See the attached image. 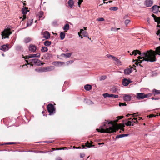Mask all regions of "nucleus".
<instances>
[{"instance_id":"a878e982","label":"nucleus","mask_w":160,"mask_h":160,"mask_svg":"<svg viewBox=\"0 0 160 160\" xmlns=\"http://www.w3.org/2000/svg\"><path fill=\"white\" fill-rule=\"evenodd\" d=\"M129 134H121L118 135L117 136L116 138H120L124 137H127L129 136Z\"/></svg>"},{"instance_id":"f03ea898","label":"nucleus","mask_w":160,"mask_h":160,"mask_svg":"<svg viewBox=\"0 0 160 160\" xmlns=\"http://www.w3.org/2000/svg\"><path fill=\"white\" fill-rule=\"evenodd\" d=\"M155 51L150 49L143 53L142 56H145L146 59L142 60H156L157 55Z\"/></svg>"},{"instance_id":"f704fd0d","label":"nucleus","mask_w":160,"mask_h":160,"mask_svg":"<svg viewBox=\"0 0 160 160\" xmlns=\"http://www.w3.org/2000/svg\"><path fill=\"white\" fill-rule=\"evenodd\" d=\"M31 40V39L29 37L26 38L24 39V41L26 43H28Z\"/></svg>"},{"instance_id":"9d476101","label":"nucleus","mask_w":160,"mask_h":160,"mask_svg":"<svg viewBox=\"0 0 160 160\" xmlns=\"http://www.w3.org/2000/svg\"><path fill=\"white\" fill-rule=\"evenodd\" d=\"M137 98L138 99H143L145 98V94L142 93H138L137 94Z\"/></svg>"},{"instance_id":"69168bd1","label":"nucleus","mask_w":160,"mask_h":160,"mask_svg":"<svg viewBox=\"0 0 160 160\" xmlns=\"http://www.w3.org/2000/svg\"><path fill=\"white\" fill-rule=\"evenodd\" d=\"M121 130L122 131H124V128H122L121 129Z\"/></svg>"},{"instance_id":"6e6d98bb","label":"nucleus","mask_w":160,"mask_h":160,"mask_svg":"<svg viewBox=\"0 0 160 160\" xmlns=\"http://www.w3.org/2000/svg\"><path fill=\"white\" fill-rule=\"evenodd\" d=\"M158 19H159L158 21L157 22L158 23V25H159V24L160 23V17H158Z\"/></svg>"},{"instance_id":"2eb2a0df","label":"nucleus","mask_w":160,"mask_h":160,"mask_svg":"<svg viewBox=\"0 0 160 160\" xmlns=\"http://www.w3.org/2000/svg\"><path fill=\"white\" fill-rule=\"evenodd\" d=\"M152 10L154 13H156L159 11V8H160V6L157 5H154L152 8Z\"/></svg>"},{"instance_id":"58836bf2","label":"nucleus","mask_w":160,"mask_h":160,"mask_svg":"<svg viewBox=\"0 0 160 160\" xmlns=\"http://www.w3.org/2000/svg\"><path fill=\"white\" fill-rule=\"evenodd\" d=\"M60 63V62L59 61H55L52 62V64L53 65L55 66H58Z\"/></svg>"},{"instance_id":"6e6552de","label":"nucleus","mask_w":160,"mask_h":160,"mask_svg":"<svg viewBox=\"0 0 160 160\" xmlns=\"http://www.w3.org/2000/svg\"><path fill=\"white\" fill-rule=\"evenodd\" d=\"M40 53H37V54H29L28 55H27L24 56L23 55H22L23 58H24L25 59H28L29 58H32V57H39L40 56Z\"/></svg>"},{"instance_id":"72a5a7b5","label":"nucleus","mask_w":160,"mask_h":160,"mask_svg":"<svg viewBox=\"0 0 160 160\" xmlns=\"http://www.w3.org/2000/svg\"><path fill=\"white\" fill-rule=\"evenodd\" d=\"M61 32V39L63 40L65 38V32Z\"/></svg>"},{"instance_id":"774afa93","label":"nucleus","mask_w":160,"mask_h":160,"mask_svg":"<svg viewBox=\"0 0 160 160\" xmlns=\"http://www.w3.org/2000/svg\"><path fill=\"white\" fill-rule=\"evenodd\" d=\"M104 144V143L103 142H102V143H98L99 145Z\"/></svg>"},{"instance_id":"423d86ee","label":"nucleus","mask_w":160,"mask_h":160,"mask_svg":"<svg viewBox=\"0 0 160 160\" xmlns=\"http://www.w3.org/2000/svg\"><path fill=\"white\" fill-rule=\"evenodd\" d=\"M54 69L53 66H51L48 67H44L40 69H36L35 70L40 72H49L54 70Z\"/></svg>"},{"instance_id":"20e7f679","label":"nucleus","mask_w":160,"mask_h":160,"mask_svg":"<svg viewBox=\"0 0 160 160\" xmlns=\"http://www.w3.org/2000/svg\"><path fill=\"white\" fill-rule=\"evenodd\" d=\"M138 54L139 55H140V56H139L138 57V59H133L132 60H140V59H146L145 58V56H142V55L143 54V53H141V52L138 50H134L130 54V55H134V56Z\"/></svg>"},{"instance_id":"a18cd8bd","label":"nucleus","mask_w":160,"mask_h":160,"mask_svg":"<svg viewBox=\"0 0 160 160\" xmlns=\"http://www.w3.org/2000/svg\"><path fill=\"white\" fill-rule=\"evenodd\" d=\"M152 95V94L151 93H148L146 94H145V98H148V97H150Z\"/></svg>"},{"instance_id":"c756f323","label":"nucleus","mask_w":160,"mask_h":160,"mask_svg":"<svg viewBox=\"0 0 160 160\" xmlns=\"http://www.w3.org/2000/svg\"><path fill=\"white\" fill-rule=\"evenodd\" d=\"M155 51L157 55H160V46L156 48Z\"/></svg>"},{"instance_id":"aec40b11","label":"nucleus","mask_w":160,"mask_h":160,"mask_svg":"<svg viewBox=\"0 0 160 160\" xmlns=\"http://www.w3.org/2000/svg\"><path fill=\"white\" fill-rule=\"evenodd\" d=\"M84 103L88 105H90L93 104V102L89 99H85L84 101Z\"/></svg>"},{"instance_id":"ea45409f","label":"nucleus","mask_w":160,"mask_h":160,"mask_svg":"<svg viewBox=\"0 0 160 160\" xmlns=\"http://www.w3.org/2000/svg\"><path fill=\"white\" fill-rule=\"evenodd\" d=\"M152 16L154 18L155 21V22H157L158 21V20L159 19H158V17H156V16L153 14H152Z\"/></svg>"},{"instance_id":"5fc2aeb1","label":"nucleus","mask_w":160,"mask_h":160,"mask_svg":"<svg viewBox=\"0 0 160 160\" xmlns=\"http://www.w3.org/2000/svg\"><path fill=\"white\" fill-rule=\"evenodd\" d=\"M106 78V76H102L101 77L100 80H104Z\"/></svg>"},{"instance_id":"864d4df0","label":"nucleus","mask_w":160,"mask_h":160,"mask_svg":"<svg viewBox=\"0 0 160 160\" xmlns=\"http://www.w3.org/2000/svg\"><path fill=\"white\" fill-rule=\"evenodd\" d=\"M85 156V155L84 153H81L80 154V157L81 158H83Z\"/></svg>"},{"instance_id":"338daca9","label":"nucleus","mask_w":160,"mask_h":160,"mask_svg":"<svg viewBox=\"0 0 160 160\" xmlns=\"http://www.w3.org/2000/svg\"><path fill=\"white\" fill-rule=\"evenodd\" d=\"M64 63V62H61V63H60V64H61V65H63V64Z\"/></svg>"},{"instance_id":"c03bdc74","label":"nucleus","mask_w":160,"mask_h":160,"mask_svg":"<svg viewBox=\"0 0 160 160\" xmlns=\"http://www.w3.org/2000/svg\"><path fill=\"white\" fill-rule=\"evenodd\" d=\"M119 106H126V104L125 102H124V103L119 102Z\"/></svg>"},{"instance_id":"e2e57ef3","label":"nucleus","mask_w":160,"mask_h":160,"mask_svg":"<svg viewBox=\"0 0 160 160\" xmlns=\"http://www.w3.org/2000/svg\"><path fill=\"white\" fill-rule=\"evenodd\" d=\"M65 149H67V148H66V147H64V148H61L60 150H64Z\"/></svg>"},{"instance_id":"37998d69","label":"nucleus","mask_w":160,"mask_h":160,"mask_svg":"<svg viewBox=\"0 0 160 160\" xmlns=\"http://www.w3.org/2000/svg\"><path fill=\"white\" fill-rule=\"evenodd\" d=\"M118 88L116 87H113L112 88V90L114 92H116L118 91Z\"/></svg>"},{"instance_id":"4468645a","label":"nucleus","mask_w":160,"mask_h":160,"mask_svg":"<svg viewBox=\"0 0 160 160\" xmlns=\"http://www.w3.org/2000/svg\"><path fill=\"white\" fill-rule=\"evenodd\" d=\"M9 45L6 44L0 47V49L4 51H6L8 50Z\"/></svg>"},{"instance_id":"5701e85b","label":"nucleus","mask_w":160,"mask_h":160,"mask_svg":"<svg viewBox=\"0 0 160 160\" xmlns=\"http://www.w3.org/2000/svg\"><path fill=\"white\" fill-rule=\"evenodd\" d=\"M63 30L65 31V32H67L69 28V24L68 23L66 24L63 27Z\"/></svg>"},{"instance_id":"f3484780","label":"nucleus","mask_w":160,"mask_h":160,"mask_svg":"<svg viewBox=\"0 0 160 160\" xmlns=\"http://www.w3.org/2000/svg\"><path fill=\"white\" fill-rule=\"evenodd\" d=\"M131 82L130 80H128L127 79H124L122 81V84L125 86H127Z\"/></svg>"},{"instance_id":"ddd939ff","label":"nucleus","mask_w":160,"mask_h":160,"mask_svg":"<svg viewBox=\"0 0 160 160\" xmlns=\"http://www.w3.org/2000/svg\"><path fill=\"white\" fill-rule=\"evenodd\" d=\"M132 97L129 95L125 94L123 97V99L125 101H129L131 100Z\"/></svg>"},{"instance_id":"39448f33","label":"nucleus","mask_w":160,"mask_h":160,"mask_svg":"<svg viewBox=\"0 0 160 160\" xmlns=\"http://www.w3.org/2000/svg\"><path fill=\"white\" fill-rule=\"evenodd\" d=\"M12 32L10 31V28L5 29L2 32L1 35L2 36V39L6 38H8L9 36L11 34Z\"/></svg>"},{"instance_id":"de8ad7c7","label":"nucleus","mask_w":160,"mask_h":160,"mask_svg":"<svg viewBox=\"0 0 160 160\" xmlns=\"http://www.w3.org/2000/svg\"><path fill=\"white\" fill-rule=\"evenodd\" d=\"M97 20L100 21H104V19L103 18H99L97 19Z\"/></svg>"},{"instance_id":"9b49d317","label":"nucleus","mask_w":160,"mask_h":160,"mask_svg":"<svg viewBox=\"0 0 160 160\" xmlns=\"http://www.w3.org/2000/svg\"><path fill=\"white\" fill-rule=\"evenodd\" d=\"M36 50L37 47L35 45L32 44L30 45L29 47V51L34 52L36 51Z\"/></svg>"},{"instance_id":"bf43d9fd","label":"nucleus","mask_w":160,"mask_h":160,"mask_svg":"<svg viewBox=\"0 0 160 160\" xmlns=\"http://www.w3.org/2000/svg\"><path fill=\"white\" fill-rule=\"evenodd\" d=\"M152 100H158L159 99V98H156L154 97H152Z\"/></svg>"},{"instance_id":"e433bc0d","label":"nucleus","mask_w":160,"mask_h":160,"mask_svg":"<svg viewBox=\"0 0 160 160\" xmlns=\"http://www.w3.org/2000/svg\"><path fill=\"white\" fill-rule=\"evenodd\" d=\"M51 44V42L48 41H46L44 42V44L45 46H50Z\"/></svg>"},{"instance_id":"f8f14e48","label":"nucleus","mask_w":160,"mask_h":160,"mask_svg":"<svg viewBox=\"0 0 160 160\" xmlns=\"http://www.w3.org/2000/svg\"><path fill=\"white\" fill-rule=\"evenodd\" d=\"M153 3V1L152 0H146L144 2V4L147 7L151 6Z\"/></svg>"},{"instance_id":"09e8293b","label":"nucleus","mask_w":160,"mask_h":160,"mask_svg":"<svg viewBox=\"0 0 160 160\" xmlns=\"http://www.w3.org/2000/svg\"><path fill=\"white\" fill-rule=\"evenodd\" d=\"M103 96L104 98H106L107 97H108V93H105L103 94Z\"/></svg>"},{"instance_id":"79ce46f5","label":"nucleus","mask_w":160,"mask_h":160,"mask_svg":"<svg viewBox=\"0 0 160 160\" xmlns=\"http://www.w3.org/2000/svg\"><path fill=\"white\" fill-rule=\"evenodd\" d=\"M115 63L118 65L119 66L121 65V62L120 61H115Z\"/></svg>"},{"instance_id":"b1692460","label":"nucleus","mask_w":160,"mask_h":160,"mask_svg":"<svg viewBox=\"0 0 160 160\" xmlns=\"http://www.w3.org/2000/svg\"><path fill=\"white\" fill-rule=\"evenodd\" d=\"M84 32H85V31H84V30H83V29H81L80 31L79 32H78V35L79 37H81L82 36H81V34H82L83 36L87 37V36L85 34H84Z\"/></svg>"},{"instance_id":"680f3d73","label":"nucleus","mask_w":160,"mask_h":160,"mask_svg":"<svg viewBox=\"0 0 160 160\" xmlns=\"http://www.w3.org/2000/svg\"><path fill=\"white\" fill-rule=\"evenodd\" d=\"M108 97H112V96H113V94H108Z\"/></svg>"},{"instance_id":"dca6fc26","label":"nucleus","mask_w":160,"mask_h":160,"mask_svg":"<svg viewBox=\"0 0 160 160\" xmlns=\"http://www.w3.org/2000/svg\"><path fill=\"white\" fill-rule=\"evenodd\" d=\"M82 148H84L85 146L87 148H90L92 147H94V145H93L91 144L88 141L85 143V145H82Z\"/></svg>"},{"instance_id":"cd10ccee","label":"nucleus","mask_w":160,"mask_h":160,"mask_svg":"<svg viewBox=\"0 0 160 160\" xmlns=\"http://www.w3.org/2000/svg\"><path fill=\"white\" fill-rule=\"evenodd\" d=\"M131 121V123L132 124L134 125V124L136 122H138V118H133L132 119Z\"/></svg>"},{"instance_id":"6ab92c4d","label":"nucleus","mask_w":160,"mask_h":160,"mask_svg":"<svg viewBox=\"0 0 160 160\" xmlns=\"http://www.w3.org/2000/svg\"><path fill=\"white\" fill-rule=\"evenodd\" d=\"M107 57L108 58V59H112L113 60H119V59L117 58L116 57L110 55H107L106 56V58Z\"/></svg>"},{"instance_id":"a211bd4d","label":"nucleus","mask_w":160,"mask_h":160,"mask_svg":"<svg viewBox=\"0 0 160 160\" xmlns=\"http://www.w3.org/2000/svg\"><path fill=\"white\" fill-rule=\"evenodd\" d=\"M50 35L48 31H45L43 34V37L46 39H48L50 38Z\"/></svg>"},{"instance_id":"bb28decb","label":"nucleus","mask_w":160,"mask_h":160,"mask_svg":"<svg viewBox=\"0 0 160 160\" xmlns=\"http://www.w3.org/2000/svg\"><path fill=\"white\" fill-rule=\"evenodd\" d=\"M85 89L87 91H89L92 88V86L89 84H87L84 86Z\"/></svg>"},{"instance_id":"3c124183","label":"nucleus","mask_w":160,"mask_h":160,"mask_svg":"<svg viewBox=\"0 0 160 160\" xmlns=\"http://www.w3.org/2000/svg\"><path fill=\"white\" fill-rule=\"evenodd\" d=\"M118 96L117 95H114L113 94V96H112V98H118Z\"/></svg>"},{"instance_id":"603ef678","label":"nucleus","mask_w":160,"mask_h":160,"mask_svg":"<svg viewBox=\"0 0 160 160\" xmlns=\"http://www.w3.org/2000/svg\"><path fill=\"white\" fill-rule=\"evenodd\" d=\"M73 61H68L67 62V64L68 65L69 64H71L73 63Z\"/></svg>"},{"instance_id":"4c0bfd02","label":"nucleus","mask_w":160,"mask_h":160,"mask_svg":"<svg viewBox=\"0 0 160 160\" xmlns=\"http://www.w3.org/2000/svg\"><path fill=\"white\" fill-rule=\"evenodd\" d=\"M109 9L110 10L117 11L118 9V8L117 7H110Z\"/></svg>"},{"instance_id":"0eeeda50","label":"nucleus","mask_w":160,"mask_h":160,"mask_svg":"<svg viewBox=\"0 0 160 160\" xmlns=\"http://www.w3.org/2000/svg\"><path fill=\"white\" fill-rule=\"evenodd\" d=\"M47 110L49 115H53L55 113V109L53 105L52 104H48L47 107Z\"/></svg>"},{"instance_id":"f257e3e1","label":"nucleus","mask_w":160,"mask_h":160,"mask_svg":"<svg viewBox=\"0 0 160 160\" xmlns=\"http://www.w3.org/2000/svg\"><path fill=\"white\" fill-rule=\"evenodd\" d=\"M123 117V116L117 117H116L117 119L113 121L105 120L103 125L100 127V129H97L96 130L98 132L101 133H111L116 132L118 129L114 125L117 124L118 120Z\"/></svg>"},{"instance_id":"7c9ffc66","label":"nucleus","mask_w":160,"mask_h":160,"mask_svg":"<svg viewBox=\"0 0 160 160\" xmlns=\"http://www.w3.org/2000/svg\"><path fill=\"white\" fill-rule=\"evenodd\" d=\"M152 93L155 94H160V90L153 89L152 91Z\"/></svg>"},{"instance_id":"2f4dec72","label":"nucleus","mask_w":160,"mask_h":160,"mask_svg":"<svg viewBox=\"0 0 160 160\" xmlns=\"http://www.w3.org/2000/svg\"><path fill=\"white\" fill-rule=\"evenodd\" d=\"M33 22V19H29L27 22V26L28 27L29 26H31V24H32V23Z\"/></svg>"},{"instance_id":"7ed1b4c3","label":"nucleus","mask_w":160,"mask_h":160,"mask_svg":"<svg viewBox=\"0 0 160 160\" xmlns=\"http://www.w3.org/2000/svg\"><path fill=\"white\" fill-rule=\"evenodd\" d=\"M27 63H25V65H22V66L23 67L25 65L28 66L29 65L30 67L33 66V65L37 66H41L43 65L44 63L42 62L41 61H25ZM28 67V66H27Z\"/></svg>"},{"instance_id":"4be33fe9","label":"nucleus","mask_w":160,"mask_h":160,"mask_svg":"<svg viewBox=\"0 0 160 160\" xmlns=\"http://www.w3.org/2000/svg\"><path fill=\"white\" fill-rule=\"evenodd\" d=\"M71 55V53H67L66 54L62 53L61 55V56L63 57H65L66 58H68L70 57Z\"/></svg>"},{"instance_id":"4d7b16f0","label":"nucleus","mask_w":160,"mask_h":160,"mask_svg":"<svg viewBox=\"0 0 160 160\" xmlns=\"http://www.w3.org/2000/svg\"><path fill=\"white\" fill-rule=\"evenodd\" d=\"M138 113H133V114H132V115H133V117H136V116H137L138 115Z\"/></svg>"},{"instance_id":"473e14b6","label":"nucleus","mask_w":160,"mask_h":160,"mask_svg":"<svg viewBox=\"0 0 160 160\" xmlns=\"http://www.w3.org/2000/svg\"><path fill=\"white\" fill-rule=\"evenodd\" d=\"M38 14L39 17L40 18H42L41 19L42 20V19L44 18V17H43V12L42 11H41L40 12H39Z\"/></svg>"},{"instance_id":"052dcab7","label":"nucleus","mask_w":160,"mask_h":160,"mask_svg":"<svg viewBox=\"0 0 160 160\" xmlns=\"http://www.w3.org/2000/svg\"><path fill=\"white\" fill-rule=\"evenodd\" d=\"M44 142H49V143H52V141H46Z\"/></svg>"},{"instance_id":"412c9836","label":"nucleus","mask_w":160,"mask_h":160,"mask_svg":"<svg viewBox=\"0 0 160 160\" xmlns=\"http://www.w3.org/2000/svg\"><path fill=\"white\" fill-rule=\"evenodd\" d=\"M132 68H127L125 69L124 71V72L125 74H129L132 72Z\"/></svg>"},{"instance_id":"c85d7f7f","label":"nucleus","mask_w":160,"mask_h":160,"mask_svg":"<svg viewBox=\"0 0 160 160\" xmlns=\"http://www.w3.org/2000/svg\"><path fill=\"white\" fill-rule=\"evenodd\" d=\"M142 61H133L134 62H135V64L137 66H138L139 65L141 67H142V66L140 64V63H142Z\"/></svg>"},{"instance_id":"49530a36","label":"nucleus","mask_w":160,"mask_h":160,"mask_svg":"<svg viewBox=\"0 0 160 160\" xmlns=\"http://www.w3.org/2000/svg\"><path fill=\"white\" fill-rule=\"evenodd\" d=\"M130 22V20L128 19L126 20L125 21V24L126 25H127Z\"/></svg>"},{"instance_id":"8fccbe9b","label":"nucleus","mask_w":160,"mask_h":160,"mask_svg":"<svg viewBox=\"0 0 160 160\" xmlns=\"http://www.w3.org/2000/svg\"><path fill=\"white\" fill-rule=\"evenodd\" d=\"M78 6L80 7L82 2L83 1V0H78Z\"/></svg>"},{"instance_id":"393cba45","label":"nucleus","mask_w":160,"mask_h":160,"mask_svg":"<svg viewBox=\"0 0 160 160\" xmlns=\"http://www.w3.org/2000/svg\"><path fill=\"white\" fill-rule=\"evenodd\" d=\"M68 4L69 7L70 8H72L74 6V2L73 0H69L68 1Z\"/></svg>"},{"instance_id":"a19ab883","label":"nucleus","mask_w":160,"mask_h":160,"mask_svg":"<svg viewBox=\"0 0 160 160\" xmlns=\"http://www.w3.org/2000/svg\"><path fill=\"white\" fill-rule=\"evenodd\" d=\"M48 49L47 47H43L41 49V51L42 52H46L47 51Z\"/></svg>"},{"instance_id":"c9c22d12","label":"nucleus","mask_w":160,"mask_h":160,"mask_svg":"<svg viewBox=\"0 0 160 160\" xmlns=\"http://www.w3.org/2000/svg\"><path fill=\"white\" fill-rule=\"evenodd\" d=\"M125 124L127 126H133L132 124L131 123V121H128L126 122L125 123Z\"/></svg>"},{"instance_id":"1a4fd4ad","label":"nucleus","mask_w":160,"mask_h":160,"mask_svg":"<svg viewBox=\"0 0 160 160\" xmlns=\"http://www.w3.org/2000/svg\"><path fill=\"white\" fill-rule=\"evenodd\" d=\"M28 8L27 7H25L24 8H23L22 9V13L23 14V18L22 19V20H23L25 19L26 17V14L28 12H29V10H28Z\"/></svg>"},{"instance_id":"13d9d810","label":"nucleus","mask_w":160,"mask_h":160,"mask_svg":"<svg viewBox=\"0 0 160 160\" xmlns=\"http://www.w3.org/2000/svg\"><path fill=\"white\" fill-rule=\"evenodd\" d=\"M14 143V142H7L6 143H5V144H12Z\"/></svg>"},{"instance_id":"0e129e2a","label":"nucleus","mask_w":160,"mask_h":160,"mask_svg":"<svg viewBox=\"0 0 160 160\" xmlns=\"http://www.w3.org/2000/svg\"><path fill=\"white\" fill-rule=\"evenodd\" d=\"M85 31V32L84 33V34H85L86 35H87V37H88V35L86 33V31Z\"/></svg>"}]
</instances>
